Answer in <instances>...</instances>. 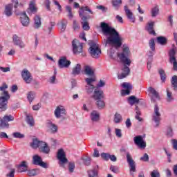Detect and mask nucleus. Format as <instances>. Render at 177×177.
Here are the masks:
<instances>
[{
    "label": "nucleus",
    "mask_w": 177,
    "mask_h": 177,
    "mask_svg": "<svg viewBox=\"0 0 177 177\" xmlns=\"http://www.w3.org/2000/svg\"><path fill=\"white\" fill-rule=\"evenodd\" d=\"M83 30H85V31H88V30L91 28L89 27V24H88V21L82 22Z\"/></svg>",
    "instance_id": "nucleus-59"
},
{
    "label": "nucleus",
    "mask_w": 177,
    "mask_h": 177,
    "mask_svg": "<svg viewBox=\"0 0 177 177\" xmlns=\"http://www.w3.org/2000/svg\"><path fill=\"white\" fill-rule=\"evenodd\" d=\"M175 55H176V50H170L169 53V62H172L176 59Z\"/></svg>",
    "instance_id": "nucleus-43"
},
{
    "label": "nucleus",
    "mask_w": 177,
    "mask_h": 177,
    "mask_svg": "<svg viewBox=\"0 0 177 177\" xmlns=\"http://www.w3.org/2000/svg\"><path fill=\"white\" fill-rule=\"evenodd\" d=\"M84 81L86 82V86H94L93 84L96 81V76H90L89 77L85 78Z\"/></svg>",
    "instance_id": "nucleus-30"
},
{
    "label": "nucleus",
    "mask_w": 177,
    "mask_h": 177,
    "mask_svg": "<svg viewBox=\"0 0 177 177\" xmlns=\"http://www.w3.org/2000/svg\"><path fill=\"white\" fill-rule=\"evenodd\" d=\"M39 149L40 152L44 154H49V153H50V148L49 147V145H48V143L45 142H41Z\"/></svg>",
    "instance_id": "nucleus-17"
},
{
    "label": "nucleus",
    "mask_w": 177,
    "mask_h": 177,
    "mask_svg": "<svg viewBox=\"0 0 177 177\" xmlns=\"http://www.w3.org/2000/svg\"><path fill=\"white\" fill-rule=\"evenodd\" d=\"M149 155L147 153H145L143 156L140 158L141 161H144L145 162H147L149 161Z\"/></svg>",
    "instance_id": "nucleus-63"
},
{
    "label": "nucleus",
    "mask_w": 177,
    "mask_h": 177,
    "mask_svg": "<svg viewBox=\"0 0 177 177\" xmlns=\"http://www.w3.org/2000/svg\"><path fill=\"white\" fill-rule=\"evenodd\" d=\"M157 43L159 44V45L164 46L168 42V39L164 36H160L156 38Z\"/></svg>",
    "instance_id": "nucleus-34"
},
{
    "label": "nucleus",
    "mask_w": 177,
    "mask_h": 177,
    "mask_svg": "<svg viewBox=\"0 0 177 177\" xmlns=\"http://www.w3.org/2000/svg\"><path fill=\"white\" fill-rule=\"evenodd\" d=\"M21 77L24 81H25L26 84H31L32 81V76L28 70L26 68L24 69L21 72Z\"/></svg>",
    "instance_id": "nucleus-13"
},
{
    "label": "nucleus",
    "mask_w": 177,
    "mask_h": 177,
    "mask_svg": "<svg viewBox=\"0 0 177 177\" xmlns=\"http://www.w3.org/2000/svg\"><path fill=\"white\" fill-rule=\"evenodd\" d=\"M158 73L160 75V80L162 82H165V80H167V75L165 74V71L163 69H159Z\"/></svg>",
    "instance_id": "nucleus-41"
},
{
    "label": "nucleus",
    "mask_w": 177,
    "mask_h": 177,
    "mask_svg": "<svg viewBox=\"0 0 177 177\" xmlns=\"http://www.w3.org/2000/svg\"><path fill=\"white\" fill-rule=\"evenodd\" d=\"M73 28L75 31H77V30H80V28H81L80 27V25L78 24V22H77V21L75 20H73Z\"/></svg>",
    "instance_id": "nucleus-61"
},
{
    "label": "nucleus",
    "mask_w": 177,
    "mask_h": 177,
    "mask_svg": "<svg viewBox=\"0 0 177 177\" xmlns=\"http://www.w3.org/2000/svg\"><path fill=\"white\" fill-rule=\"evenodd\" d=\"M39 169H32L27 170V175L28 176H37V175H39Z\"/></svg>",
    "instance_id": "nucleus-33"
},
{
    "label": "nucleus",
    "mask_w": 177,
    "mask_h": 177,
    "mask_svg": "<svg viewBox=\"0 0 177 177\" xmlns=\"http://www.w3.org/2000/svg\"><path fill=\"white\" fill-rule=\"evenodd\" d=\"M140 100H142V99L137 98L134 95H131L128 98V102L131 106H133V104H138Z\"/></svg>",
    "instance_id": "nucleus-29"
},
{
    "label": "nucleus",
    "mask_w": 177,
    "mask_h": 177,
    "mask_svg": "<svg viewBox=\"0 0 177 177\" xmlns=\"http://www.w3.org/2000/svg\"><path fill=\"white\" fill-rule=\"evenodd\" d=\"M70 64H71V62L67 60V57H62L58 61V66L59 68H68L70 67Z\"/></svg>",
    "instance_id": "nucleus-16"
},
{
    "label": "nucleus",
    "mask_w": 177,
    "mask_h": 177,
    "mask_svg": "<svg viewBox=\"0 0 177 177\" xmlns=\"http://www.w3.org/2000/svg\"><path fill=\"white\" fill-rule=\"evenodd\" d=\"M68 169L71 174L74 172V169H75V163L74 162H69L68 165Z\"/></svg>",
    "instance_id": "nucleus-47"
},
{
    "label": "nucleus",
    "mask_w": 177,
    "mask_h": 177,
    "mask_svg": "<svg viewBox=\"0 0 177 177\" xmlns=\"http://www.w3.org/2000/svg\"><path fill=\"white\" fill-rule=\"evenodd\" d=\"M173 100L174 97H172V92L169 91V89L167 88V102L171 103Z\"/></svg>",
    "instance_id": "nucleus-46"
},
{
    "label": "nucleus",
    "mask_w": 177,
    "mask_h": 177,
    "mask_svg": "<svg viewBox=\"0 0 177 177\" xmlns=\"http://www.w3.org/2000/svg\"><path fill=\"white\" fill-rule=\"evenodd\" d=\"M149 45L151 50L154 52V50H156V43L154 41V39L152 38L149 40Z\"/></svg>",
    "instance_id": "nucleus-51"
},
{
    "label": "nucleus",
    "mask_w": 177,
    "mask_h": 177,
    "mask_svg": "<svg viewBox=\"0 0 177 177\" xmlns=\"http://www.w3.org/2000/svg\"><path fill=\"white\" fill-rule=\"evenodd\" d=\"M95 102V104L99 110H102V109H104V107L106 106V103L104 102L103 99L96 100Z\"/></svg>",
    "instance_id": "nucleus-36"
},
{
    "label": "nucleus",
    "mask_w": 177,
    "mask_h": 177,
    "mask_svg": "<svg viewBox=\"0 0 177 177\" xmlns=\"http://www.w3.org/2000/svg\"><path fill=\"white\" fill-rule=\"evenodd\" d=\"M12 42L14 45L19 46V48H21V49L26 48V44H24V41L21 40V38L17 36V35H14L12 36Z\"/></svg>",
    "instance_id": "nucleus-15"
},
{
    "label": "nucleus",
    "mask_w": 177,
    "mask_h": 177,
    "mask_svg": "<svg viewBox=\"0 0 177 177\" xmlns=\"http://www.w3.org/2000/svg\"><path fill=\"white\" fill-rule=\"evenodd\" d=\"M71 74L73 77L81 74V65H80V64H77L75 67H73Z\"/></svg>",
    "instance_id": "nucleus-31"
},
{
    "label": "nucleus",
    "mask_w": 177,
    "mask_h": 177,
    "mask_svg": "<svg viewBox=\"0 0 177 177\" xmlns=\"http://www.w3.org/2000/svg\"><path fill=\"white\" fill-rule=\"evenodd\" d=\"M55 26H56V23L53 21L50 22V25L46 26V28L44 29L45 32H46L48 35H50V32H52V30H53Z\"/></svg>",
    "instance_id": "nucleus-35"
},
{
    "label": "nucleus",
    "mask_w": 177,
    "mask_h": 177,
    "mask_svg": "<svg viewBox=\"0 0 177 177\" xmlns=\"http://www.w3.org/2000/svg\"><path fill=\"white\" fill-rule=\"evenodd\" d=\"M47 127L48 128V131L50 132V133H57L59 127H57V125L51 121H48L47 122Z\"/></svg>",
    "instance_id": "nucleus-24"
},
{
    "label": "nucleus",
    "mask_w": 177,
    "mask_h": 177,
    "mask_svg": "<svg viewBox=\"0 0 177 177\" xmlns=\"http://www.w3.org/2000/svg\"><path fill=\"white\" fill-rule=\"evenodd\" d=\"M55 116L56 118H63L66 115V109L64 106H57L54 111Z\"/></svg>",
    "instance_id": "nucleus-14"
},
{
    "label": "nucleus",
    "mask_w": 177,
    "mask_h": 177,
    "mask_svg": "<svg viewBox=\"0 0 177 177\" xmlns=\"http://www.w3.org/2000/svg\"><path fill=\"white\" fill-rule=\"evenodd\" d=\"M166 135L167 138H172V136H174V130L172 129V127H167Z\"/></svg>",
    "instance_id": "nucleus-53"
},
{
    "label": "nucleus",
    "mask_w": 177,
    "mask_h": 177,
    "mask_svg": "<svg viewBox=\"0 0 177 177\" xmlns=\"http://www.w3.org/2000/svg\"><path fill=\"white\" fill-rule=\"evenodd\" d=\"M10 99V95L8 91H3L0 97V110L5 111L8 109V102Z\"/></svg>",
    "instance_id": "nucleus-4"
},
{
    "label": "nucleus",
    "mask_w": 177,
    "mask_h": 177,
    "mask_svg": "<svg viewBox=\"0 0 177 177\" xmlns=\"http://www.w3.org/2000/svg\"><path fill=\"white\" fill-rule=\"evenodd\" d=\"M151 177H161V175L160 174V172L157 170H153L151 173Z\"/></svg>",
    "instance_id": "nucleus-62"
},
{
    "label": "nucleus",
    "mask_w": 177,
    "mask_h": 177,
    "mask_svg": "<svg viewBox=\"0 0 177 177\" xmlns=\"http://www.w3.org/2000/svg\"><path fill=\"white\" fill-rule=\"evenodd\" d=\"M72 46H73V53H82V49L84 48V44L80 42L77 39H75L72 41Z\"/></svg>",
    "instance_id": "nucleus-7"
},
{
    "label": "nucleus",
    "mask_w": 177,
    "mask_h": 177,
    "mask_svg": "<svg viewBox=\"0 0 177 177\" xmlns=\"http://www.w3.org/2000/svg\"><path fill=\"white\" fill-rule=\"evenodd\" d=\"M17 168L18 169V172H26V171H28V163L27 161H22Z\"/></svg>",
    "instance_id": "nucleus-23"
},
{
    "label": "nucleus",
    "mask_w": 177,
    "mask_h": 177,
    "mask_svg": "<svg viewBox=\"0 0 177 177\" xmlns=\"http://www.w3.org/2000/svg\"><path fill=\"white\" fill-rule=\"evenodd\" d=\"M66 12H68V17L71 20L73 17H74V15H73V11L71 10V7L69 6H67L66 7Z\"/></svg>",
    "instance_id": "nucleus-56"
},
{
    "label": "nucleus",
    "mask_w": 177,
    "mask_h": 177,
    "mask_svg": "<svg viewBox=\"0 0 177 177\" xmlns=\"http://www.w3.org/2000/svg\"><path fill=\"white\" fill-rule=\"evenodd\" d=\"M171 83L174 88V91H177V76L176 75H174L171 77Z\"/></svg>",
    "instance_id": "nucleus-42"
},
{
    "label": "nucleus",
    "mask_w": 177,
    "mask_h": 177,
    "mask_svg": "<svg viewBox=\"0 0 177 177\" xmlns=\"http://www.w3.org/2000/svg\"><path fill=\"white\" fill-rule=\"evenodd\" d=\"M101 157L105 161H109L110 160V154L107 153H102Z\"/></svg>",
    "instance_id": "nucleus-58"
},
{
    "label": "nucleus",
    "mask_w": 177,
    "mask_h": 177,
    "mask_svg": "<svg viewBox=\"0 0 177 177\" xmlns=\"http://www.w3.org/2000/svg\"><path fill=\"white\" fill-rule=\"evenodd\" d=\"M10 121H15V118L12 115H6L2 119H0V128L1 129H8Z\"/></svg>",
    "instance_id": "nucleus-5"
},
{
    "label": "nucleus",
    "mask_w": 177,
    "mask_h": 177,
    "mask_svg": "<svg viewBox=\"0 0 177 177\" xmlns=\"http://www.w3.org/2000/svg\"><path fill=\"white\" fill-rule=\"evenodd\" d=\"M136 120H138L140 122L143 121V119L140 117V115H141L142 113H140V111H139V107L138 106H136Z\"/></svg>",
    "instance_id": "nucleus-48"
},
{
    "label": "nucleus",
    "mask_w": 177,
    "mask_h": 177,
    "mask_svg": "<svg viewBox=\"0 0 177 177\" xmlns=\"http://www.w3.org/2000/svg\"><path fill=\"white\" fill-rule=\"evenodd\" d=\"M27 13L31 15V13H37V7H35V2L30 1L29 7L27 9Z\"/></svg>",
    "instance_id": "nucleus-28"
},
{
    "label": "nucleus",
    "mask_w": 177,
    "mask_h": 177,
    "mask_svg": "<svg viewBox=\"0 0 177 177\" xmlns=\"http://www.w3.org/2000/svg\"><path fill=\"white\" fill-rule=\"evenodd\" d=\"M81 160H82L84 165H86L87 167H89V165H91V161H92L91 157L86 156V158H81Z\"/></svg>",
    "instance_id": "nucleus-45"
},
{
    "label": "nucleus",
    "mask_w": 177,
    "mask_h": 177,
    "mask_svg": "<svg viewBox=\"0 0 177 177\" xmlns=\"http://www.w3.org/2000/svg\"><path fill=\"white\" fill-rule=\"evenodd\" d=\"M169 63H171L173 64V70H174V71H177V62H176V59L173 60V61H169Z\"/></svg>",
    "instance_id": "nucleus-64"
},
{
    "label": "nucleus",
    "mask_w": 177,
    "mask_h": 177,
    "mask_svg": "<svg viewBox=\"0 0 177 177\" xmlns=\"http://www.w3.org/2000/svg\"><path fill=\"white\" fill-rule=\"evenodd\" d=\"M110 169L112 172H113L114 174H119L120 173V169H118V167L117 166H113L111 165L110 167Z\"/></svg>",
    "instance_id": "nucleus-60"
},
{
    "label": "nucleus",
    "mask_w": 177,
    "mask_h": 177,
    "mask_svg": "<svg viewBox=\"0 0 177 177\" xmlns=\"http://www.w3.org/2000/svg\"><path fill=\"white\" fill-rule=\"evenodd\" d=\"M94 100L104 99V93L102 90L95 89L93 95L91 96Z\"/></svg>",
    "instance_id": "nucleus-18"
},
{
    "label": "nucleus",
    "mask_w": 177,
    "mask_h": 177,
    "mask_svg": "<svg viewBox=\"0 0 177 177\" xmlns=\"http://www.w3.org/2000/svg\"><path fill=\"white\" fill-rule=\"evenodd\" d=\"M148 92H149V96L151 97L152 103H156V100H160V93L156 91V88L150 86L148 88Z\"/></svg>",
    "instance_id": "nucleus-8"
},
{
    "label": "nucleus",
    "mask_w": 177,
    "mask_h": 177,
    "mask_svg": "<svg viewBox=\"0 0 177 177\" xmlns=\"http://www.w3.org/2000/svg\"><path fill=\"white\" fill-rule=\"evenodd\" d=\"M88 45L90 46L88 52L91 57H93V59H98L99 56L102 54V50L99 48V45L93 41H89Z\"/></svg>",
    "instance_id": "nucleus-3"
},
{
    "label": "nucleus",
    "mask_w": 177,
    "mask_h": 177,
    "mask_svg": "<svg viewBox=\"0 0 177 177\" xmlns=\"http://www.w3.org/2000/svg\"><path fill=\"white\" fill-rule=\"evenodd\" d=\"M35 96V92L30 91L28 93L27 99H28V102H30V103H31L32 102V100H34Z\"/></svg>",
    "instance_id": "nucleus-49"
},
{
    "label": "nucleus",
    "mask_w": 177,
    "mask_h": 177,
    "mask_svg": "<svg viewBox=\"0 0 177 177\" xmlns=\"http://www.w3.org/2000/svg\"><path fill=\"white\" fill-rule=\"evenodd\" d=\"M88 177H96L97 176V172H96L95 169L89 170L88 171Z\"/></svg>",
    "instance_id": "nucleus-57"
},
{
    "label": "nucleus",
    "mask_w": 177,
    "mask_h": 177,
    "mask_svg": "<svg viewBox=\"0 0 177 177\" xmlns=\"http://www.w3.org/2000/svg\"><path fill=\"white\" fill-rule=\"evenodd\" d=\"M152 120L156 123V127L160 125V122L161 121V113H160V108L157 104H156L154 107V113L153 115Z\"/></svg>",
    "instance_id": "nucleus-10"
},
{
    "label": "nucleus",
    "mask_w": 177,
    "mask_h": 177,
    "mask_svg": "<svg viewBox=\"0 0 177 177\" xmlns=\"http://www.w3.org/2000/svg\"><path fill=\"white\" fill-rule=\"evenodd\" d=\"M123 50L121 53H118L117 56L119 57L121 63L124 64L123 68H122V73L118 75L119 80H124L127 78L129 73H131V69L128 66H131L132 62L129 59V48L128 46H123Z\"/></svg>",
    "instance_id": "nucleus-2"
},
{
    "label": "nucleus",
    "mask_w": 177,
    "mask_h": 177,
    "mask_svg": "<svg viewBox=\"0 0 177 177\" xmlns=\"http://www.w3.org/2000/svg\"><path fill=\"white\" fill-rule=\"evenodd\" d=\"M112 5L115 10H118L120 6L122 5V0H112Z\"/></svg>",
    "instance_id": "nucleus-37"
},
{
    "label": "nucleus",
    "mask_w": 177,
    "mask_h": 177,
    "mask_svg": "<svg viewBox=\"0 0 177 177\" xmlns=\"http://www.w3.org/2000/svg\"><path fill=\"white\" fill-rule=\"evenodd\" d=\"M133 142L136 146L140 147V149H146V141L143 140V136H136L133 138Z\"/></svg>",
    "instance_id": "nucleus-12"
},
{
    "label": "nucleus",
    "mask_w": 177,
    "mask_h": 177,
    "mask_svg": "<svg viewBox=\"0 0 177 177\" xmlns=\"http://www.w3.org/2000/svg\"><path fill=\"white\" fill-rule=\"evenodd\" d=\"M113 121L115 124H120V122L122 121V116L121 114L116 113L114 115Z\"/></svg>",
    "instance_id": "nucleus-40"
},
{
    "label": "nucleus",
    "mask_w": 177,
    "mask_h": 177,
    "mask_svg": "<svg viewBox=\"0 0 177 177\" xmlns=\"http://www.w3.org/2000/svg\"><path fill=\"white\" fill-rule=\"evenodd\" d=\"M84 74L87 77H95V76H96L95 75V71L89 66H84Z\"/></svg>",
    "instance_id": "nucleus-27"
},
{
    "label": "nucleus",
    "mask_w": 177,
    "mask_h": 177,
    "mask_svg": "<svg viewBox=\"0 0 177 177\" xmlns=\"http://www.w3.org/2000/svg\"><path fill=\"white\" fill-rule=\"evenodd\" d=\"M90 118L93 122H97L100 120V113L97 111H93L91 113Z\"/></svg>",
    "instance_id": "nucleus-26"
},
{
    "label": "nucleus",
    "mask_w": 177,
    "mask_h": 177,
    "mask_svg": "<svg viewBox=\"0 0 177 177\" xmlns=\"http://www.w3.org/2000/svg\"><path fill=\"white\" fill-rule=\"evenodd\" d=\"M122 88H124L126 90H122L121 94L123 96H125V95H129L131 93V89H132V85H131L128 82H123L122 84Z\"/></svg>",
    "instance_id": "nucleus-19"
},
{
    "label": "nucleus",
    "mask_w": 177,
    "mask_h": 177,
    "mask_svg": "<svg viewBox=\"0 0 177 177\" xmlns=\"http://www.w3.org/2000/svg\"><path fill=\"white\" fill-rule=\"evenodd\" d=\"M160 12V9H158V6L154 7L151 10V16L152 17H156L158 15V12Z\"/></svg>",
    "instance_id": "nucleus-55"
},
{
    "label": "nucleus",
    "mask_w": 177,
    "mask_h": 177,
    "mask_svg": "<svg viewBox=\"0 0 177 177\" xmlns=\"http://www.w3.org/2000/svg\"><path fill=\"white\" fill-rule=\"evenodd\" d=\"M3 13L7 17H10L13 15V4H7Z\"/></svg>",
    "instance_id": "nucleus-25"
},
{
    "label": "nucleus",
    "mask_w": 177,
    "mask_h": 177,
    "mask_svg": "<svg viewBox=\"0 0 177 177\" xmlns=\"http://www.w3.org/2000/svg\"><path fill=\"white\" fill-rule=\"evenodd\" d=\"M86 92L88 95H91L93 93L95 86H85Z\"/></svg>",
    "instance_id": "nucleus-52"
},
{
    "label": "nucleus",
    "mask_w": 177,
    "mask_h": 177,
    "mask_svg": "<svg viewBox=\"0 0 177 177\" xmlns=\"http://www.w3.org/2000/svg\"><path fill=\"white\" fill-rule=\"evenodd\" d=\"M13 138H15L17 139H23L25 138L24 134H21L20 132H15L12 133Z\"/></svg>",
    "instance_id": "nucleus-54"
},
{
    "label": "nucleus",
    "mask_w": 177,
    "mask_h": 177,
    "mask_svg": "<svg viewBox=\"0 0 177 177\" xmlns=\"http://www.w3.org/2000/svg\"><path fill=\"white\" fill-rule=\"evenodd\" d=\"M126 158L130 168V172H136V163L129 152L126 153Z\"/></svg>",
    "instance_id": "nucleus-11"
},
{
    "label": "nucleus",
    "mask_w": 177,
    "mask_h": 177,
    "mask_svg": "<svg viewBox=\"0 0 177 177\" xmlns=\"http://www.w3.org/2000/svg\"><path fill=\"white\" fill-rule=\"evenodd\" d=\"M57 159L59 160V165L63 167L64 164H67L68 162V160L66 158V153L63 149H60L58 150L57 154Z\"/></svg>",
    "instance_id": "nucleus-9"
},
{
    "label": "nucleus",
    "mask_w": 177,
    "mask_h": 177,
    "mask_svg": "<svg viewBox=\"0 0 177 177\" xmlns=\"http://www.w3.org/2000/svg\"><path fill=\"white\" fill-rule=\"evenodd\" d=\"M89 12L91 15H93V12L89 9V7L86 6V7H81L80 10L79 11V16L80 17H82V15H84V12Z\"/></svg>",
    "instance_id": "nucleus-38"
},
{
    "label": "nucleus",
    "mask_w": 177,
    "mask_h": 177,
    "mask_svg": "<svg viewBox=\"0 0 177 177\" xmlns=\"http://www.w3.org/2000/svg\"><path fill=\"white\" fill-rule=\"evenodd\" d=\"M32 164L34 165H39V167H41V168H49V164L42 161V158L38 155L33 156Z\"/></svg>",
    "instance_id": "nucleus-6"
},
{
    "label": "nucleus",
    "mask_w": 177,
    "mask_h": 177,
    "mask_svg": "<svg viewBox=\"0 0 177 177\" xmlns=\"http://www.w3.org/2000/svg\"><path fill=\"white\" fill-rule=\"evenodd\" d=\"M100 28L102 32L106 39H104L102 44L107 46L110 45L111 46H115V48H121L122 45V38L120 37V33L117 32L115 28L110 26L105 22H102L100 24Z\"/></svg>",
    "instance_id": "nucleus-1"
},
{
    "label": "nucleus",
    "mask_w": 177,
    "mask_h": 177,
    "mask_svg": "<svg viewBox=\"0 0 177 177\" xmlns=\"http://www.w3.org/2000/svg\"><path fill=\"white\" fill-rule=\"evenodd\" d=\"M41 142L42 141L38 140V138H33L32 142L30 143V147L35 150L38 148L39 149V145H41Z\"/></svg>",
    "instance_id": "nucleus-32"
},
{
    "label": "nucleus",
    "mask_w": 177,
    "mask_h": 177,
    "mask_svg": "<svg viewBox=\"0 0 177 177\" xmlns=\"http://www.w3.org/2000/svg\"><path fill=\"white\" fill-rule=\"evenodd\" d=\"M145 30L147 31V32L150 35H157V33H156V31L154 30V22H149L147 24V26L145 27Z\"/></svg>",
    "instance_id": "nucleus-21"
},
{
    "label": "nucleus",
    "mask_w": 177,
    "mask_h": 177,
    "mask_svg": "<svg viewBox=\"0 0 177 177\" xmlns=\"http://www.w3.org/2000/svg\"><path fill=\"white\" fill-rule=\"evenodd\" d=\"M26 122L30 125V127H34L35 122H34V118L32 116L26 115Z\"/></svg>",
    "instance_id": "nucleus-44"
},
{
    "label": "nucleus",
    "mask_w": 177,
    "mask_h": 177,
    "mask_svg": "<svg viewBox=\"0 0 177 177\" xmlns=\"http://www.w3.org/2000/svg\"><path fill=\"white\" fill-rule=\"evenodd\" d=\"M124 12L129 21H131V23H135V17H133V13L131 11V10L128 8V6H124Z\"/></svg>",
    "instance_id": "nucleus-22"
},
{
    "label": "nucleus",
    "mask_w": 177,
    "mask_h": 177,
    "mask_svg": "<svg viewBox=\"0 0 177 177\" xmlns=\"http://www.w3.org/2000/svg\"><path fill=\"white\" fill-rule=\"evenodd\" d=\"M41 17L38 15L35 17V28H39L41 26Z\"/></svg>",
    "instance_id": "nucleus-39"
},
{
    "label": "nucleus",
    "mask_w": 177,
    "mask_h": 177,
    "mask_svg": "<svg viewBox=\"0 0 177 177\" xmlns=\"http://www.w3.org/2000/svg\"><path fill=\"white\" fill-rule=\"evenodd\" d=\"M21 23L24 27H28V24H30V18H28L26 12L21 14Z\"/></svg>",
    "instance_id": "nucleus-20"
},
{
    "label": "nucleus",
    "mask_w": 177,
    "mask_h": 177,
    "mask_svg": "<svg viewBox=\"0 0 177 177\" xmlns=\"http://www.w3.org/2000/svg\"><path fill=\"white\" fill-rule=\"evenodd\" d=\"M67 27V21L66 20H62L61 21V26L60 30L62 32H64L66 31V28Z\"/></svg>",
    "instance_id": "nucleus-50"
}]
</instances>
